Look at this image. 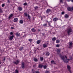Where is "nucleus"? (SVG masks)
Here are the masks:
<instances>
[{
    "label": "nucleus",
    "instance_id": "f257e3e1",
    "mask_svg": "<svg viewBox=\"0 0 73 73\" xmlns=\"http://www.w3.org/2000/svg\"><path fill=\"white\" fill-rule=\"evenodd\" d=\"M59 56L61 58V59L63 61H64V62H65L66 63H68V62L69 60L67 58L66 56H65V58L64 56H62L61 54H60Z\"/></svg>",
    "mask_w": 73,
    "mask_h": 73
},
{
    "label": "nucleus",
    "instance_id": "f03ea898",
    "mask_svg": "<svg viewBox=\"0 0 73 73\" xmlns=\"http://www.w3.org/2000/svg\"><path fill=\"white\" fill-rule=\"evenodd\" d=\"M72 32V30L71 28H68V29H67V33L68 35H70V33H71Z\"/></svg>",
    "mask_w": 73,
    "mask_h": 73
},
{
    "label": "nucleus",
    "instance_id": "7ed1b4c3",
    "mask_svg": "<svg viewBox=\"0 0 73 73\" xmlns=\"http://www.w3.org/2000/svg\"><path fill=\"white\" fill-rule=\"evenodd\" d=\"M19 62H20V60L19 59H17L16 60V61H14L13 62V63L14 64H16V65H17L18 64H19Z\"/></svg>",
    "mask_w": 73,
    "mask_h": 73
},
{
    "label": "nucleus",
    "instance_id": "20e7f679",
    "mask_svg": "<svg viewBox=\"0 0 73 73\" xmlns=\"http://www.w3.org/2000/svg\"><path fill=\"white\" fill-rule=\"evenodd\" d=\"M21 68H22L23 69L25 68V64H24V62H22L21 63Z\"/></svg>",
    "mask_w": 73,
    "mask_h": 73
},
{
    "label": "nucleus",
    "instance_id": "39448f33",
    "mask_svg": "<svg viewBox=\"0 0 73 73\" xmlns=\"http://www.w3.org/2000/svg\"><path fill=\"white\" fill-rule=\"evenodd\" d=\"M73 44V43L72 42H69V48H71L72 47V44Z\"/></svg>",
    "mask_w": 73,
    "mask_h": 73
},
{
    "label": "nucleus",
    "instance_id": "423d86ee",
    "mask_svg": "<svg viewBox=\"0 0 73 73\" xmlns=\"http://www.w3.org/2000/svg\"><path fill=\"white\" fill-rule=\"evenodd\" d=\"M18 10L19 11H21L23 10V7H18Z\"/></svg>",
    "mask_w": 73,
    "mask_h": 73
},
{
    "label": "nucleus",
    "instance_id": "0eeeda50",
    "mask_svg": "<svg viewBox=\"0 0 73 73\" xmlns=\"http://www.w3.org/2000/svg\"><path fill=\"white\" fill-rule=\"evenodd\" d=\"M52 19L51 20V21L48 22V25H49V26H50V27H52V26L51 25H50V24H51L52 23Z\"/></svg>",
    "mask_w": 73,
    "mask_h": 73
},
{
    "label": "nucleus",
    "instance_id": "6e6552de",
    "mask_svg": "<svg viewBox=\"0 0 73 73\" xmlns=\"http://www.w3.org/2000/svg\"><path fill=\"white\" fill-rule=\"evenodd\" d=\"M44 66L43 65H42L41 64H39L38 65V68H40L41 69L42 68V67Z\"/></svg>",
    "mask_w": 73,
    "mask_h": 73
},
{
    "label": "nucleus",
    "instance_id": "1a4fd4ad",
    "mask_svg": "<svg viewBox=\"0 0 73 73\" xmlns=\"http://www.w3.org/2000/svg\"><path fill=\"white\" fill-rule=\"evenodd\" d=\"M42 46L43 48H46L47 46H48V45L46 44H44L42 45Z\"/></svg>",
    "mask_w": 73,
    "mask_h": 73
},
{
    "label": "nucleus",
    "instance_id": "9d476101",
    "mask_svg": "<svg viewBox=\"0 0 73 73\" xmlns=\"http://www.w3.org/2000/svg\"><path fill=\"white\" fill-rule=\"evenodd\" d=\"M61 51V49H58L56 50V51L57 52V54H60V52Z\"/></svg>",
    "mask_w": 73,
    "mask_h": 73
},
{
    "label": "nucleus",
    "instance_id": "9b49d317",
    "mask_svg": "<svg viewBox=\"0 0 73 73\" xmlns=\"http://www.w3.org/2000/svg\"><path fill=\"white\" fill-rule=\"evenodd\" d=\"M58 20V18L57 17H55L53 18V21H54V22H56V21H57Z\"/></svg>",
    "mask_w": 73,
    "mask_h": 73
},
{
    "label": "nucleus",
    "instance_id": "f8f14e48",
    "mask_svg": "<svg viewBox=\"0 0 73 73\" xmlns=\"http://www.w3.org/2000/svg\"><path fill=\"white\" fill-rule=\"evenodd\" d=\"M14 22L15 23H16L17 21H18V19L17 18H15L14 19Z\"/></svg>",
    "mask_w": 73,
    "mask_h": 73
},
{
    "label": "nucleus",
    "instance_id": "ddd939ff",
    "mask_svg": "<svg viewBox=\"0 0 73 73\" xmlns=\"http://www.w3.org/2000/svg\"><path fill=\"white\" fill-rule=\"evenodd\" d=\"M50 12V9H48L46 11V12L47 13H49V12Z\"/></svg>",
    "mask_w": 73,
    "mask_h": 73
},
{
    "label": "nucleus",
    "instance_id": "4468645a",
    "mask_svg": "<svg viewBox=\"0 0 73 73\" xmlns=\"http://www.w3.org/2000/svg\"><path fill=\"white\" fill-rule=\"evenodd\" d=\"M13 16V14H11L10 15H9L8 18L9 19H11V17H12Z\"/></svg>",
    "mask_w": 73,
    "mask_h": 73
},
{
    "label": "nucleus",
    "instance_id": "2eb2a0df",
    "mask_svg": "<svg viewBox=\"0 0 73 73\" xmlns=\"http://www.w3.org/2000/svg\"><path fill=\"white\" fill-rule=\"evenodd\" d=\"M31 31L33 32H35L36 31V29H35L34 28L32 29H31Z\"/></svg>",
    "mask_w": 73,
    "mask_h": 73
},
{
    "label": "nucleus",
    "instance_id": "dca6fc26",
    "mask_svg": "<svg viewBox=\"0 0 73 73\" xmlns=\"http://www.w3.org/2000/svg\"><path fill=\"white\" fill-rule=\"evenodd\" d=\"M51 64H56V62L54 60L51 61Z\"/></svg>",
    "mask_w": 73,
    "mask_h": 73
},
{
    "label": "nucleus",
    "instance_id": "f3484780",
    "mask_svg": "<svg viewBox=\"0 0 73 73\" xmlns=\"http://www.w3.org/2000/svg\"><path fill=\"white\" fill-rule=\"evenodd\" d=\"M40 42H41V41L40 40H38L36 41V43L37 44H39Z\"/></svg>",
    "mask_w": 73,
    "mask_h": 73
},
{
    "label": "nucleus",
    "instance_id": "a211bd4d",
    "mask_svg": "<svg viewBox=\"0 0 73 73\" xmlns=\"http://www.w3.org/2000/svg\"><path fill=\"white\" fill-rule=\"evenodd\" d=\"M56 40V38L55 37L53 38H52V41H55Z\"/></svg>",
    "mask_w": 73,
    "mask_h": 73
},
{
    "label": "nucleus",
    "instance_id": "6ab92c4d",
    "mask_svg": "<svg viewBox=\"0 0 73 73\" xmlns=\"http://www.w3.org/2000/svg\"><path fill=\"white\" fill-rule=\"evenodd\" d=\"M10 35H12V36H11V37H14V36L13 35V33L12 32H11L10 33Z\"/></svg>",
    "mask_w": 73,
    "mask_h": 73
},
{
    "label": "nucleus",
    "instance_id": "aec40b11",
    "mask_svg": "<svg viewBox=\"0 0 73 73\" xmlns=\"http://www.w3.org/2000/svg\"><path fill=\"white\" fill-rule=\"evenodd\" d=\"M49 54H50V53L48 52H46V56H49Z\"/></svg>",
    "mask_w": 73,
    "mask_h": 73
},
{
    "label": "nucleus",
    "instance_id": "412c9836",
    "mask_svg": "<svg viewBox=\"0 0 73 73\" xmlns=\"http://www.w3.org/2000/svg\"><path fill=\"white\" fill-rule=\"evenodd\" d=\"M34 61H35V62H37V61H38V60L37 59V58H34Z\"/></svg>",
    "mask_w": 73,
    "mask_h": 73
},
{
    "label": "nucleus",
    "instance_id": "4be33fe9",
    "mask_svg": "<svg viewBox=\"0 0 73 73\" xmlns=\"http://www.w3.org/2000/svg\"><path fill=\"white\" fill-rule=\"evenodd\" d=\"M16 35L17 36H20V34H19V32H18L17 33H16Z\"/></svg>",
    "mask_w": 73,
    "mask_h": 73
},
{
    "label": "nucleus",
    "instance_id": "5701e85b",
    "mask_svg": "<svg viewBox=\"0 0 73 73\" xmlns=\"http://www.w3.org/2000/svg\"><path fill=\"white\" fill-rule=\"evenodd\" d=\"M67 68L68 70L70 69V66L68 65L67 66Z\"/></svg>",
    "mask_w": 73,
    "mask_h": 73
},
{
    "label": "nucleus",
    "instance_id": "b1692460",
    "mask_svg": "<svg viewBox=\"0 0 73 73\" xmlns=\"http://www.w3.org/2000/svg\"><path fill=\"white\" fill-rule=\"evenodd\" d=\"M64 17L65 18H68L69 17V16L67 14H66L64 15Z\"/></svg>",
    "mask_w": 73,
    "mask_h": 73
},
{
    "label": "nucleus",
    "instance_id": "393cba45",
    "mask_svg": "<svg viewBox=\"0 0 73 73\" xmlns=\"http://www.w3.org/2000/svg\"><path fill=\"white\" fill-rule=\"evenodd\" d=\"M60 42V41L59 40H56V43H59Z\"/></svg>",
    "mask_w": 73,
    "mask_h": 73
},
{
    "label": "nucleus",
    "instance_id": "a878e982",
    "mask_svg": "<svg viewBox=\"0 0 73 73\" xmlns=\"http://www.w3.org/2000/svg\"><path fill=\"white\" fill-rule=\"evenodd\" d=\"M23 48H24L23 47H21L19 48V50H22L23 49Z\"/></svg>",
    "mask_w": 73,
    "mask_h": 73
},
{
    "label": "nucleus",
    "instance_id": "bb28decb",
    "mask_svg": "<svg viewBox=\"0 0 73 73\" xmlns=\"http://www.w3.org/2000/svg\"><path fill=\"white\" fill-rule=\"evenodd\" d=\"M19 23L20 24H23V21L22 20H20L19 21Z\"/></svg>",
    "mask_w": 73,
    "mask_h": 73
},
{
    "label": "nucleus",
    "instance_id": "cd10ccee",
    "mask_svg": "<svg viewBox=\"0 0 73 73\" xmlns=\"http://www.w3.org/2000/svg\"><path fill=\"white\" fill-rule=\"evenodd\" d=\"M34 8H35L36 11H37V9H38V7L36 6L34 7Z\"/></svg>",
    "mask_w": 73,
    "mask_h": 73
},
{
    "label": "nucleus",
    "instance_id": "c85d7f7f",
    "mask_svg": "<svg viewBox=\"0 0 73 73\" xmlns=\"http://www.w3.org/2000/svg\"><path fill=\"white\" fill-rule=\"evenodd\" d=\"M13 37H10V38H9V40H12L13 39Z\"/></svg>",
    "mask_w": 73,
    "mask_h": 73
},
{
    "label": "nucleus",
    "instance_id": "c756f323",
    "mask_svg": "<svg viewBox=\"0 0 73 73\" xmlns=\"http://www.w3.org/2000/svg\"><path fill=\"white\" fill-rule=\"evenodd\" d=\"M27 16L28 17L29 19V20H30V19H31V16H30L29 15H27Z\"/></svg>",
    "mask_w": 73,
    "mask_h": 73
},
{
    "label": "nucleus",
    "instance_id": "7c9ffc66",
    "mask_svg": "<svg viewBox=\"0 0 73 73\" xmlns=\"http://www.w3.org/2000/svg\"><path fill=\"white\" fill-rule=\"evenodd\" d=\"M43 67L44 69H46L47 67V66L46 65H44L43 66Z\"/></svg>",
    "mask_w": 73,
    "mask_h": 73
},
{
    "label": "nucleus",
    "instance_id": "2f4dec72",
    "mask_svg": "<svg viewBox=\"0 0 73 73\" xmlns=\"http://www.w3.org/2000/svg\"><path fill=\"white\" fill-rule=\"evenodd\" d=\"M67 9L68 11H70L71 10V9L70 7H68L67 8Z\"/></svg>",
    "mask_w": 73,
    "mask_h": 73
},
{
    "label": "nucleus",
    "instance_id": "473e14b6",
    "mask_svg": "<svg viewBox=\"0 0 73 73\" xmlns=\"http://www.w3.org/2000/svg\"><path fill=\"white\" fill-rule=\"evenodd\" d=\"M29 41H30V42H31V41H33V39H29Z\"/></svg>",
    "mask_w": 73,
    "mask_h": 73
},
{
    "label": "nucleus",
    "instance_id": "72a5a7b5",
    "mask_svg": "<svg viewBox=\"0 0 73 73\" xmlns=\"http://www.w3.org/2000/svg\"><path fill=\"white\" fill-rule=\"evenodd\" d=\"M40 60L42 61L43 60V59H44V58H43V57H40Z\"/></svg>",
    "mask_w": 73,
    "mask_h": 73
},
{
    "label": "nucleus",
    "instance_id": "f704fd0d",
    "mask_svg": "<svg viewBox=\"0 0 73 73\" xmlns=\"http://www.w3.org/2000/svg\"><path fill=\"white\" fill-rule=\"evenodd\" d=\"M27 5V3H25L23 4V5L26 6Z\"/></svg>",
    "mask_w": 73,
    "mask_h": 73
},
{
    "label": "nucleus",
    "instance_id": "c9c22d12",
    "mask_svg": "<svg viewBox=\"0 0 73 73\" xmlns=\"http://www.w3.org/2000/svg\"><path fill=\"white\" fill-rule=\"evenodd\" d=\"M43 26H44V27H45V26H47V23L44 24L43 25Z\"/></svg>",
    "mask_w": 73,
    "mask_h": 73
},
{
    "label": "nucleus",
    "instance_id": "e433bc0d",
    "mask_svg": "<svg viewBox=\"0 0 73 73\" xmlns=\"http://www.w3.org/2000/svg\"><path fill=\"white\" fill-rule=\"evenodd\" d=\"M15 73H18V71L17 70H15Z\"/></svg>",
    "mask_w": 73,
    "mask_h": 73
},
{
    "label": "nucleus",
    "instance_id": "4c0bfd02",
    "mask_svg": "<svg viewBox=\"0 0 73 73\" xmlns=\"http://www.w3.org/2000/svg\"><path fill=\"white\" fill-rule=\"evenodd\" d=\"M24 15H25V16H27V13H24Z\"/></svg>",
    "mask_w": 73,
    "mask_h": 73
},
{
    "label": "nucleus",
    "instance_id": "58836bf2",
    "mask_svg": "<svg viewBox=\"0 0 73 73\" xmlns=\"http://www.w3.org/2000/svg\"><path fill=\"white\" fill-rule=\"evenodd\" d=\"M59 46H60V45L58 44L56 45V47H59Z\"/></svg>",
    "mask_w": 73,
    "mask_h": 73
},
{
    "label": "nucleus",
    "instance_id": "ea45409f",
    "mask_svg": "<svg viewBox=\"0 0 73 73\" xmlns=\"http://www.w3.org/2000/svg\"><path fill=\"white\" fill-rule=\"evenodd\" d=\"M4 6H5V4H2V7H4Z\"/></svg>",
    "mask_w": 73,
    "mask_h": 73
},
{
    "label": "nucleus",
    "instance_id": "a19ab883",
    "mask_svg": "<svg viewBox=\"0 0 73 73\" xmlns=\"http://www.w3.org/2000/svg\"><path fill=\"white\" fill-rule=\"evenodd\" d=\"M65 13L64 12H62L61 13V14L62 15H64V14Z\"/></svg>",
    "mask_w": 73,
    "mask_h": 73
},
{
    "label": "nucleus",
    "instance_id": "79ce46f5",
    "mask_svg": "<svg viewBox=\"0 0 73 73\" xmlns=\"http://www.w3.org/2000/svg\"><path fill=\"white\" fill-rule=\"evenodd\" d=\"M7 3H11V1H10L9 0H7Z\"/></svg>",
    "mask_w": 73,
    "mask_h": 73
},
{
    "label": "nucleus",
    "instance_id": "37998d69",
    "mask_svg": "<svg viewBox=\"0 0 73 73\" xmlns=\"http://www.w3.org/2000/svg\"><path fill=\"white\" fill-rule=\"evenodd\" d=\"M0 13H2V10L1 9H0Z\"/></svg>",
    "mask_w": 73,
    "mask_h": 73
},
{
    "label": "nucleus",
    "instance_id": "c03bdc74",
    "mask_svg": "<svg viewBox=\"0 0 73 73\" xmlns=\"http://www.w3.org/2000/svg\"><path fill=\"white\" fill-rule=\"evenodd\" d=\"M45 73H49V71H46L45 72Z\"/></svg>",
    "mask_w": 73,
    "mask_h": 73
},
{
    "label": "nucleus",
    "instance_id": "a18cd8bd",
    "mask_svg": "<svg viewBox=\"0 0 73 73\" xmlns=\"http://www.w3.org/2000/svg\"><path fill=\"white\" fill-rule=\"evenodd\" d=\"M60 3H62V0H60Z\"/></svg>",
    "mask_w": 73,
    "mask_h": 73
},
{
    "label": "nucleus",
    "instance_id": "49530a36",
    "mask_svg": "<svg viewBox=\"0 0 73 73\" xmlns=\"http://www.w3.org/2000/svg\"><path fill=\"white\" fill-rule=\"evenodd\" d=\"M35 73H40L39 72H38V71H35Z\"/></svg>",
    "mask_w": 73,
    "mask_h": 73
},
{
    "label": "nucleus",
    "instance_id": "de8ad7c7",
    "mask_svg": "<svg viewBox=\"0 0 73 73\" xmlns=\"http://www.w3.org/2000/svg\"><path fill=\"white\" fill-rule=\"evenodd\" d=\"M68 70L69 71V72H70V73H72V72H71V70H70V69Z\"/></svg>",
    "mask_w": 73,
    "mask_h": 73
},
{
    "label": "nucleus",
    "instance_id": "09e8293b",
    "mask_svg": "<svg viewBox=\"0 0 73 73\" xmlns=\"http://www.w3.org/2000/svg\"><path fill=\"white\" fill-rule=\"evenodd\" d=\"M5 58H4V59H3V61H5Z\"/></svg>",
    "mask_w": 73,
    "mask_h": 73
},
{
    "label": "nucleus",
    "instance_id": "8fccbe9b",
    "mask_svg": "<svg viewBox=\"0 0 73 73\" xmlns=\"http://www.w3.org/2000/svg\"><path fill=\"white\" fill-rule=\"evenodd\" d=\"M11 29H14V27H11Z\"/></svg>",
    "mask_w": 73,
    "mask_h": 73
},
{
    "label": "nucleus",
    "instance_id": "3c124183",
    "mask_svg": "<svg viewBox=\"0 0 73 73\" xmlns=\"http://www.w3.org/2000/svg\"><path fill=\"white\" fill-rule=\"evenodd\" d=\"M67 0V1H68V2H69V1H70V0Z\"/></svg>",
    "mask_w": 73,
    "mask_h": 73
},
{
    "label": "nucleus",
    "instance_id": "603ef678",
    "mask_svg": "<svg viewBox=\"0 0 73 73\" xmlns=\"http://www.w3.org/2000/svg\"><path fill=\"white\" fill-rule=\"evenodd\" d=\"M36 50H35V51H34V53H36Z\"/></svg>",
    "mask_w": 73,
    "mask_h": 73
},
{
    "label": "nucleus",
    "instance_id": "864d4df0",
    "mask_svg": "<svg viewBox=\"0 0 73 73\" xmlns=\"http://www.w3.org/2000/svg\"><path fill=\"white\" fill-rule=\"evenodd\" d=\"M38 31H40V30L39 29H38Z\"/></svg>",
    "mask_w": 73,
    "mask_h": 73
},
{
    "label": "nucleus",
    "instance_id": "5fc2aeb1",
    "mask_svg": "<svg viewBox=\"0 0 73 73\" xmlns=\"http://www.w3.org/2000/svg\"><path fill=\"white\" fill-rule=\"evenodd\" d=\"M71 9L72 10H73V7H72V8H71Z\"/></svg>",
    "mask_w": 73,
    "mask_h": 73
},
{
    "label": "nucleus",
    "instance_id": "6e6d98bb",
    "mask_svg": "<svg viewBox=\"0 0 73 73\" xmlns=\"http://www.w3.org/2000/svg\"><path fill=\"white\" fill-rule=\"evenodd\" d=\"M2 22V21L0 20V23Z\"/></svg>",
    "mask_w": 73,
    "mask_h": 73
},
{
    "label": "nucleus",
    "instance_id": "4d7b16f0",
    "mask_svg": "<svg viewBox=\"0 0 73 73\" xmlns=\"http://www.w3.org/2000/svg\"><path fill=\"white\" fill-rule=\"evenodd\" d=\"M33 73H35V72H34L33 71Z\"/></svg>",
    "mask_w": 73,
    "mask_h": 73
},
{
    "label": "nucleus",
    "instance_id": "13d9d810",
    "mask_svg": "<svg viewBox=\"0 0 73 73\" xmlns=\"http://www.w3.org/2000/svg\"><path fill=\"white\" fill-rule=\"evenodd\" d=\"M53 34H54V33H53Z\"/></svg>",
    "mask_w": 73,
    "mask_h": 73
}]
</instances>
